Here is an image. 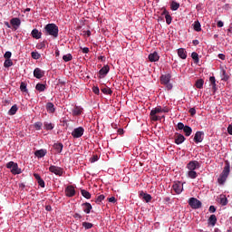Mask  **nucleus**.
Returning a JSON list of instances; mask_svg holds the SVG:
<instances>
[{"instance_id":"nucleus-1","label":"nucleus","mask_w":232,"mask_h":232,"mask_svg":"<svg viewBox=\"0 0 232 232\" xmlns=\"http://www.w3.org/2000/svg\"><path fill=\"white\" fill-rule=\"evenodd\" d=\"M231 172V165L229 164V161H225V167L223 169V171L219 175L218 179V184L221 186L226 183V180H227V177H229V173Z\"/></svg>"},{"instance_id":"nucleus-2","label":"nucleus","mask_w":232,"mask_h":232,"mask_svg":"<svg viewBox=\"0 0 232 232\" xmlns=\"http://www.w3.org/2000/svg\"><path fill=\"white\" fill-rule=\"evenodd\" d=\"M44 34L57 39L59 37V27L55 24H48L44 27Z\"/></svg>"},{"instance_id":"nucleus-3","label":"nucleus","mask_w":232,"mask_h":232,"mask_svg":"<svg viewBox=\"0 0 232 232\" xmlns=\"http://www.w3.org/2000/svg\"><path fill=\"white\" fill-rule=\"evenodd\" d=\"M169 81H171V73L169 72L161 74V76L160 77V84L166 86L167 90H172L173 88V84H171Z\"/></svg>"},{"instance_id":"nucleus-4","label":"nucleus","mask_w":232,"mask_h":232,"mask_svg":"<svg viewBox=\"0 0 232 232\" xmlns=\"http://www.w3.org/2000/svg\"><path fill=\"white\" fill-rule=\"evenodd\" d=\"M6 168L7 169H11V173H13V175H21V169H19V165H17V163L9 161L6 164Z\"/></svg>"},{"instance_id":"nucleus-5","label":"nucleus","mask_w":232,"mask_h":232,"mask_svg":"<svg viewBox=\"0 0 232 232\" xmlns=\"http://www.w3.org/2000/svg\"><path fill=\"white\" fill-rule=\"evenodd\" d=\"M157 113H162L161 106H158L150 111V121H153L154 122H157V121H160V117L157 116Z\"/></svg>"},{"instance_id":"nucleus-6","label":"nucleus","mask_w":232,"mask_h":232,"mask_svg":"<svg viewBox=\"0 0 232 232\" xmlns=\"http://www.w3.org/2000/svg\"><path fill=\"white\" fill-rule=\"evenodd\" d=\"M188 206H190L192 209H200V208H202V202L196 198H190L188 199Z\"/></svg>"},{"instance_id":"nucleus-7","label":"nucleus","mask_w":232,"mask_h":232,"mask_svg":"<svg viewBox=\"0 0 232 232\" xmlns=\"http://www.w3.org/2000/svg\"><path fill=\"white\" fill-rule=\"evenodd\" d=\"M84 135V128L82 127H78L73 130L72 132V136L73 139H80V137H82Z\"/></svg>"},{"instance_id":"nucleus-8","label":"nucleus","mask_w":232,"mask_h":232,"mask_svg":"<svg viewBox=\"0 0 232 232\" xmlns=\"http://www.w3.org/2000/svg\"><path fill=\"white\" fill-rule=\"evenodd\" d=\"M49 171H51V173H54V175H58V177H63V168L61 167L51 165L49 167Z\"/></svg>"},{"instance_id":"nucleus-9","label":"nucleus","mask_w":232,"mask_h":232,"mask_svg":"<svg viewBox=\"0 0 232 232\" xmlns=\"http://www.w3.org/2000/svg\"><path fill=\"white\" fill-rule=\"evenodd\" d=\"M187 168L188 170L198 169V168H200V163L197 160H192L187 164Z\"/></svg>"},{"instance_id":"nucleus-10","label":"nucleus","mask_w":232,"mask_h":232,"mask_svg":"<svg viewBox=\"0 0 232 232\" xmlns=\"http://www.w3.org/2000/svg\"><path fill=\"white\" fill-rule=\"evenodd\" d=\"M204 140V132L202 131H197L195 136H194V142L196 144H198Z\"/></svg>"},{"instance_id":"nucleus-11","label":"nucleus","mask_w":232,"mask_h":232,"mask_svg":"<svg viewBox=\"0 0 232 232\" xmlns=\"http://www.w3.org/2000/svg\"><path fill=\"white\" fill-rule=\"evenodd\" d=\"M110 72V66L104 65L100 71H99V75L100 79H104L106 75H108V72Z\"/></svg>"},{"instance_id":"nucleus-12","label":"nucleus","mask_w":232,"mask_h":232,"mask_svg":"<svg viewBox=\"0 0 232 232\" xmlns=\"http://www.w3.org/2000/svg\"><path fill=\"white\" fill-rule=\"evenodd\" d=\"M34 77H35V79H43V77H44V71L38 67L35 68L34 70Z\"/></svg>"},{"instance_id":"nucleus-13","label":"nucleus","mask_w":232,"mask_h":232,"mask_svg":"<svg viewBox=\"0 0 232 232\" xmlns=\"http://www.w3.org/2000/svg\"><path fill=\"white\" fill-rule=\"evenodd\" d=\"M10 23H11L14 30H17V28H19L21 26V19H19L18 17L12 18L10 20Z\"/></svg>"},{"instance_id":"nucleus-14","label":"nucleus","mask_w":232,"mask_h":232,"mask_svg":"<svg viewBox=\"0 0 232 232\" xmlns=\"http://www.w3.org/2000/svg\"><path fill=\"white\" fill-rule=\"evenodd\" d=\"M172 188L177 195H180L184 189V186L180 182L175 183Z\"/></svg>"},{"instance_id":"nucleus-15","label":"nucleus","mask_w":232,"mask_h":232,"mask_svg":"<svg viewBox=\"0 0 232 232\" xmlns=\"http://www.w3.org/2000/svg\"><path fill=\"white\" fill-rule=\"evenodd\" d=\"M66 197H75V188L73 186H68L65 188Z\"/></svg>"},{"instance_id":"nucleus-16","label":"nucleus","mask_w":232,"mask_h":232,"mask_svg":"<svg viewBox=\"0 0 232 232\" xmlns=\"http://www.w3.org/2000/svg\"><path fill=\"white\" fill-rule=\"evenodd\" d=\"M159 59H160V56H159V53L157 52L149 54V61H150V63H157Z\"/></svg>"},{"instance_id":"nucleus-17","label":"nucleus","mask_w":232,"mask_h":232,"mask_svg":"<svg viewBox=\"0 0 232 232\" xmlns=\"http://www.w3.org/2000/svg\"><path fill=\"white\" fill-rule=\"evenodd\" d=\"M184 140H186V137H184V135L179 134V133L175 134V144H178V145L182 144Z\"/></svg>"},{"instance_id":"nucleus-18","label":"nucleus","mask_w":232,"mask_h":232,"mask_svg":"<svg viewBox=\"0 0 232 232\" xmlns=\"http://www.w3.org/2000/svg\"><path fill=\"white\" fill-rule=\"evenodd\" d=\"M82 206L83 207V212L86 213L87 215H90L92 212V209L93 208L92 207V204L89 202L82 203Z\"/></svg>"},{"instance_id":"nucleus-19","label":"nucleus","mask_w":232,"mask_h":232,"mask_svg":"<svg viewBox=\"0 0 232 232\" xmlns=\"http://www.w3.org/2000/svg\"><path fill=\"white\" fill-rule=\"evenodd\" d=\"M82 110H83L82 107L75 105L74 108L72 109V115L74 117L81 115V113H82Z\"/></svg>"},{"instance_id":"nucleus-20","label":"nucleus","mask_w":232,"mask_h":232,"mask_svg":"<svg viewBox=\"0 0 232 232\" xmlns=\"http://www.w3.org/2000/svg\"><path fill=\"white\" fill-rule=\"evenodd\" d=\"M140 197L141 198H143V200H145V202H151V195H150V194H147V193H144V191H141L140 193Z\"/></svg>"},{"instance_id":"nucleus-21","label":"nucleus","mask_w":232,"mask_h":232,"mask_svg":"<svg viewBox=\"0 0 232 232\" xmlns=\"http://www.w3.org/2000/svg\"><path fill=\"white\" fill-rule=\"evenodd\" d=\"M178 55H179V57H180V59H187L188 53L186 52V49L179 48V49H178Z\"/></svg>"},{"instance_id":"nucleus-22","label":"nucleus","mask_w":232,"mask_h":232,"mask_svg":"<svg viewBox=\"0 0 232 232\" xmlns=\"http://www.w3.org/2000/svg\"><path fill=\"white\" fill-rule=\"evenodd\" d=\"M45 109L47 110L48 113H55V105L52 102H47Z\"/></svg>"},{"instance_id":"nucleus-23","label":"nucleus","mask_w":232,"mask_h":232,"mask_svg":"<svg viewBox=\"0 0 232 232\" xmlns=\"http://www.w3.org/2000/svg\"><path fill=\"white\" fill-rule=\"evenodd\" d=\"M31 34H32V37H34V39H41L43 33L39 32L38 29H34Z\"/></svg>"},{"instance_id":"nucleus-24","label":"nucleus","mask_w":232,"mask_h":232,"mask_svg":"<svg viewBox=\"0 0 232 232\" xmlns=\"http://www.w3.org/2000/svg\"><path fill=\"white\" fill-rule=\"evenodd\" d=\"M47 151L46 150H36L34 152V155L35 157H37L38 159H43V157H44L46 155Z\"/></svg>"},{"instance_id":"nucleus-25","label":"nucleus","mask_w":232,"mask_h":232,"mask_svg":"<svg viewBox=\"0 0 232 232\" xmlns=\"http://www.w3.org/2000/svg\"><path fill=\"white\" fill-rule=\"evenodd\" d=\"M53 148L57 151V153H62L63 148H64V145H63V143H54Z\"/></svg>"},{"instance_id":"nucleus-26","label":"nucleus","mask_w":232,"mask_h":232,"mask_svg":"<svg viewBox=\"0 0 232 232\" xmlns=\"http://www.w3.org/2000/svg\"><path fill=\"white\" fill-rule=\"evenodd\" d=\"M193 29L195 32H201L202 31V25H200V22L195 21L193 24Z\"/></svg>"},{"instance_id":"nucleus-27","label":"nucleus","mask_w":232,"mask_h":232,"mask_svg":"<svg viewBox=\"0 0 232 232\" xmlns=\"http://www.w3.org/2000/svg\"><path fill=\"white\" fill-rule=\"evenodd\" d=\"M183 131L186 135V137H189L191 133H193V129L191 127L186 125L185 128L183 129Z\"/></svg>"},{"instance_id":"nucleus-28","label":"nucleus","mask_w":232,"mask_h":232,"mask_svg":"<svg viewBox=\"0 0 232 232\" xmlns=\"http://www.w3.org/2000/svg\"><path fill=\"white\" fill-rule=\"evenodd\" d=\"M195 86L198 90H202L204 88V80L203 79L197 80Z\"/></svg>"},{"instance_id":"nucleus-29","label":"nucleus","mask_w":232,"mask_h":232,"mask_svg":"<svg viewBox=\"0 0 232 232\" xmlns=\"http://www.w3.org/2000/svg\"><path fill=\"white\" fill-rule=\"evenodd\" d=\"M35 90H37V92H44V90H46V84L37 83L35 86Z\"/></svg>"},{"instance_id":"nucleus-30","label":"nucleus","mask_w":232,"mask_h":232,"mask_svg":"<svg viewBox=\"0 0 232 232\" xmlns=\"http://www.w3.org/2000/svg\"><path fill=\"white\" fill-rule=\"evenodd\" d=\"M178 8H180V4L172 1L170 4V10H172L173 12L177 11Z\"/></svg>"},{"instance_id":"nucleus-31","label":"nucleus","mask_w":232,"mask_h":232,"mask_svg":"<svg viewBox=\"0 0 232 232\" xmlns=\"http://www.w3.org/2000/svg\"><path fill=\"white\" fill-rule=\"evenodd\" d=\"M208 224H210V226H215L217 224V216L211 215L208 218Z\"/></svg>"},{"instance_id":"nucleus-32","label":"nucleus","mask_w":232,"mask_h":232,"mask_svg":"<svg viewBox=\"0 0 232 232\" xmlns=\"http://www.w3.org/2000/svg\"><path fill=\"white\" fill-rule=\"evenodd\" d=\"M17 110H19V108H17V105L14 104L11 107V109L8 111L9 115H15V113H17Z\"/></svg>"},{"instance_id":"nucleus-33","label":"nucleus","mask_w":232,"mask_h":232,"mask_svg":"<svg viewBox=\"0 0 232 232\" xmlns=\"http://www.w3.org/2000/svg\"><path fill=\"white\" fill-rule=\"evenodd\" d=\"M81 193H82V197H84V198H87V199L92 198V194L90 192H88V190L82 189Z\"/></svg>"},{"instance_id":"nucleus-34","label":"nucleus","mask_w":232,"mask_h":232,"mask_svg":"<svg viewBox=\"0 0 232 232\" xmlns=\"http://www.w3.org/2000/svg\"><path fill=\"white\" fill-rule=\"evenodd\" d=\"M102 92L105 95H111L113 93V91L110 87L102 88Z\"/></svg>"},{"instance_id":"nucleus-35","label":"nucleus","mask_w":232,"mask_h":232,"mask_svg":"<svg viewBox=\"0 0 232 232\" xmlns=\"http://www.w3.org/2000/svg\"><path fill=\"white\" fill-rule=\"evenodd\" d=\"M219 204H221V206H227V198H226V196H220Z\"/></svg>"},{"instance_id":"nucleus-36","label":"nucleus","mask_w":232,"mask_h":232,"mask_svg":"<svg viewBox=\"0 0 232 232\" xmlns=\"http://www.w3.org/2000/svg\"><path fill=\"white\" fill-rule=\"evenodd\" d=\"M188 177L189 179H197V177H198V175L197 174V171H195V170H189V171L188 172Z\"/></svg>"},{"instance_id":"nucleus-37","label":"nucleus","mask_w":232,"mask_h":232,"mask_svg":"<svg viewBox=\"0 0 232 232\" xmlns=\"http://www.w3.org/2000/svg\"><path fill=\"white\" fill-rule=\"evenodd\" d=\"M63 59L64 61V63H70V61H72V59H73V56L72 55V53H68L63 56Z\"/></svg>"},{"instance_id":"nucleus-38","label":"nucleus","mask_w":232,"mask_h":232,"mask_svg":"<svg viewBox=\"0 0 232 232\" xmlns=\"http://www.w3.org/2000/svg\"><path fill=\"white\" fill-rule=\"evenodd\" d=\"M5 68H10V66H14V62L11 59H7L4 63Z\"/></svg>"},{"instance_id":"nucleus-39","label":"nucleus","mask_w":232,"mask_h":232,"mask_svg":"<svg viewBox=\"0 0 232 232\" xmlns=\"http://www.w3.org/2000/svg\"><path fill=\"white\" fill-rule=\"evenodd\" d=\"M191 57H192V59H193L194 63H195L196 64H198V61H199V59H198V53L193 52V53H191Z\"/></svg>"},{"instance_id":"nucleus-40","label":"nucleus","mask_w":232,"mask_h":232,"mask_svg":"<svg viewBox=\"0 0 232 232\" xmlns=\"http://www.w3.org/2000/svg\"><path fill=\"white\" fill-rule=\"evenodd\" d=\"M82 226L84 229H92V227H93V224L90 222H82Z\"/></svg>"},{"instance_id":"nucleus-41","label":"nucleus","mask_w":232,"mask_h":232,"mask_svg":"<svg viewBox=\"0 0 232 232\" xmlns=\"http://www.w3.org/2000/svg\"><path fill=\"white\" fill-rule=\"evenodd\" d=\"M31 57H33L35 61H37L41 59V53H39L38 52H32Z\"/></svg>"},{"instance_id":"nucleus-42","label":"nucleus","mask_w":232,"mask_h":232,"mask_svg":"<svg viewBox=\"0 0 232 232\" xmlns=\"http://www.w3.org/2000/svg\"><path fill=\"white\" fill-rule=\"evenodd\" d=\"M104 198H106V197L102 194V195H100V196H98V197L96 198V199H95L94 202H96V204L101 205V202H102V200H104Z\"/></svg>"},{"instance_id":"nucleus-43","label":"nucleus","mask_w":232,"mask_h":232,"mask_svg":"<svg viewBox=\"0 0 232 232\" xmlns=\"http://www.w3.org/2000/svg\"><path fill=\"white\" fill-rule=\"evenodd\" d=\"M34 130H36L37 131L41 130V129L43 128V122L41 121H37L34 124Z\"/></svg>"},{"instance_id":"nucleus-44","label":"nucleus","mask_w":232,"mask_h":232,"mask_svg":"<svg viewBox=\"0 0 232 232\" xmlns=\"http://www.w3.org/2000/svg\"><path fill=\"white\" fill-rule=\"evenodd\" d=\"M37 50H43V48H46V42H41L36 44Z\"/></svg>"},{"instance_id":"nucleus-45","label":"nucleus","mask_w":232,"mask_h":232,"mask_svg":"<svg viewBox=\"0 0 232 232\" xmlns=\"http://www.w3.org/2000/svg\"><path fill=\"white\" fill-rule=\"evenodd\" d=\"M20 90H21V92H24V93H28V89H26V83L22 82L21 85H20Z\"/></svg>"},{"instance_id":"nucleus-46","label":"nucleus","mask_w":232,"mask_h":232,"mask_svg":"<svg viewBox=\"0 0 232 232\" xmlns=\"http://www.w3.org/2000/svg\"><path fill=\"white\" fill-rule=\"evenodd\" d=\"M44 126L45 130H53V124H52L48 121H45L44 123Z\"/></svg>"},{"instance_id":"nucleus-47","label":"nucleus","mask_w":232,"mask_h":232,"mask_svg":"<svg viewBox=\"0 0 232 232\" xmlns=\"http://www.w3.org/2000/svg\"><path fill=\"white\" fill-rule=\"evenodd\" d=\"M165 19H166V23H167V24H171V21L173 20L172 18H171V14H167L166 16H165Z\"/></svg>"},{"instance_id":"nucleus-48","label":"nucleus","mask_w":232,"mask_h":232,"mask_svg":"<svg viewBox=\"0 0 232 232\" xmlns=\"http://www.w3.org/2000/svg\"><path fill=\"white\" fill-rule=\"evenodd\" d=\"M222 75H223V78H222L223 81H227V79H229V75H227V73L226 72V70L222 71Z\"/></svg>"},{"instance_id":"nucleus-49","label":"nucleus","mask_w":232,"mask_h":232,"mask_svg":"<svg viewBox=\"0 0 232 232\" xmlns=\"http://www.w3.org/2000/svg\"><path fill=\"white\" fill-rule=\"evenodd\" d=\"M4 57L5 60L10 59V57H12V52L10 51L5 52V53L4 54Z\"/></svg>"},{"instance_id":"nucleus-50","label":"nucleus","mask_w":232,"mask_h":232,"mask_svg":"<svg viewBox=\"0 0 232 232\" xmlns=\"http://www.w3.org/2000/svg\"><path fill=\"white\" fill-rule=\"evenodd\" d=\"M188 113L191 115V117H193L194 115L197 114V110L195 108H190L188 110Z\"/></svg>"},{"instance_id":"nucleus-51","label":"nucleus","mask_w":232,"mask_h":232,"mask_svg":"<svg viewBox=\"0 0 232 232\" xmlns=\"http://www.w3.org/2000/svg\"><path fill=\"white\" fill-rule=\"evenodd\" d=\"M91 162H97V160H99V156L97 155H93L92 158H91Z\"/></svg>"},{"instance_id":"nucleus-52","label":"nucleus","mask_w":232,"mask_h":232,"mask_svg":"<svg viewBox=\"0 0 232 232\" xmlns=\"http://www.w3.org/2000/svg\"><path fill=\"white\" fill-rule=\"evenodd\" d=\"M185 127L184 123L179 122L176 130H184Z\"/></svg>"},{"instance_id":"nucleus-53","label":"nucleus","mask_w":232,"mask_h":232,"mask_svg":"<svg viewBox=\"0 0 232 232\" xmlns=\"http://www.w3.org/2000/svg\"><path fill=\"white\" fill-rule=\"evenodd\" d=\"M92 92L93 93H95V95H99L100 93V90H99V87H92Z\"/></svg>"},{"instance_id":"nucleus-54","label":"nucleus","mask_w":232,"mask_h":232,"mask_svg":"<svg viewBox=\"0 0 232 232\" xmlns=\"http://www.w3.org/2000/svg\"><path fill=\"white\" fill-rule=\"evenodd\" d=\"M208 211L210 213H215V211H217V208H215V206L211 205L208 208Z\"/></svg>"},{"instance_id":"nucleus-55","label":"nucleus","mask_w":232,"mask_h":232,"mask_svg":"<svg viewBox=\"0 0 232 232\" xmlns=\"http://www.w3.org/2000/svg\"><path fill=\"white\" fill-rule=\"evenodd\" d=\"M209 81H210V84L217 83V80L215 79V76H210Z\"/></svg>"},{"instance_id":"nucleus-56","label":"nucleus","mask_w":232,"mask_h":232,"mask_svg":"<svg viewBox=\"0 0 232 232\" xmlns=\"http://www.w3.org/2000/svg\"><path fill=\"white\" fill-rule=\"evenodd\" d=\"M109 202H111L112 204H115L117 202V199L115 197H111L108 198Z\"/></svg>"},{"instance_id":"nucleus-57","label":"nucleus","mask_w":232,"mask_h":232,"mask_svg":"<svg viewBox=\"0 0 232 232\" xmlns=\"http://www.w3.org/2000/svg\"><path fill=\"white\" fill-rule=\"evenodd\" d=\"M38 182V185L41 187V188H44V179H40L37 181Z\"/></svg>"},{"instance_id":"nucleus-58","label":"nucleus","mask_w":232,"mask_h":232,"mask_svg":"<svg viewBox=\"0 0 232 232\" xmlns=\"http://www.w3.org/2000/svg\"><path fill=\"white\" fill-rule=\"evenodd\" d=\"M34 179L37 180V182H38L39 180L43 179L41 178V176H40L39 174H37V173H34Z\"/></svg>"},{"instance_id":"nucleus-59","label":"nucleus","mask_w":232,"mask_h":232,"mask_svg":"<svg viewBox=\"0 0 232 232\" xmlns=\"http://www.w3.org/2000/svg\"><path fill=\"white\" fill-rule=\"evenodd\" d=\"M218 59H221V61H226V55L223 54V53H219V54L218 55Z\"/></svg>"},{"instance_id":"nucleus-60","label":"nucleus","mask_w":232,"mask_h":232,"mask_svg":"<svg viewBox=\"0 0 232 232\" xmlns=\"http://www.w3.org/2000/svg\"><path fill=\"white\" fill-rule=\"evenodd\" d=\"M169 111V108L168 107L161 108V113H168Z\"/></svg>"},{"instance_id":"nucleus-61","label":"nucleus","mask_w":232,"mask_h":232,"mask_svg":"<svg viewBox=\"0 0 232 232\" xmlns=\"http://www.w3.org/2000/svg\"><path fill=\"white\" fill-rule=\"evenodd\" d=\"M82 50V53H90V48H88V47H84Z\"/></svg>"},{"instance_id":"nucleus-62","label":"nucleus","mask_w":232,"mask_h":232,"mask_svg":"<svg viewBox=\"0 0 232 232\" xmlns=\"http://www.w3.org/2000/svg\"><path fill=\"white\" fill-rule=\"evenodd\" d=\"M227 133H228L229 135H232V125H231V124L228 125V127H227Z\"/></svg>"},{"instance_id":"nucleus-63","label":"nucleus","mask_w":232,"mask_h":232,"mask_svg":"<svg viewBox=\"0 0 232 232\" xmlns=\"http://www.w3.org/2000/svg\"><path fill=\"white\" fill-rule=\"evenodd\" d=\"M222 26H224V22L218 21V28H222Z\"/></svg>"},{"instance_id":"nucleus-64","label":"nucleus","mask_w":232,"mask_h":232,"mask_svg":"<svg viewBox=\"0 0 232 232\" xmlns=\"http://www.w3.org/2000/svg\"><path fill=\"white\" fill-rule=\"evenodd\" d=\"M73 218H82V216H81V214H79V213H75Z\"/></svg>"}]
</instances>
